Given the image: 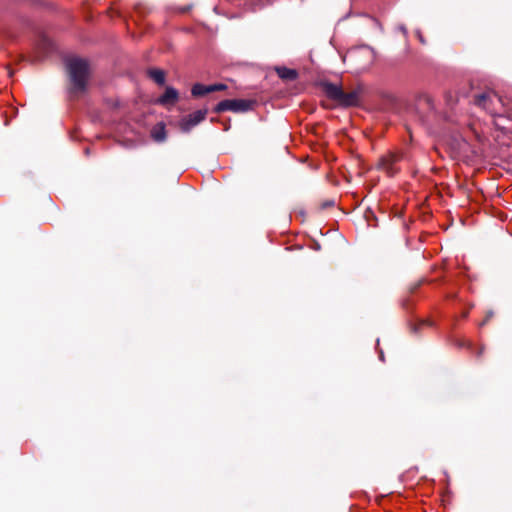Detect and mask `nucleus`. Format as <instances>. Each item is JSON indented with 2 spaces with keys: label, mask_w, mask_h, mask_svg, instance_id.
Instances as JSON below:
<instances>
[{
  "label": "nucleus",
  "mask_w": 512,
  "mask_h": 512,
  "mask_svg": "<svg viewBox=\"0 0 512 512\" xmlns=\"http://www.w3.org/2000/svg\"><path fill=\"white\" fill-rule=\"evenodd\" d=\"M323 90L330 99L336 101L340 106L343 107L359 105L363 93V89L361 87H358L350 92H344L341 86L332 83H324Z\"/></svg>",
  "instance_id": "1"
},
{
  "label": "nucleus",
  "mask_w": 512,
  "mask_h": 512,
  "mask_svg": "<svg viewBox=\"0 0 512 512\" xmlns=\"http://www.w3.org/2000/svg\"><path fill=\"white\" fill-rule=\"evenodd\" d=\"M67 69L75 89L83 91L89 76V65L86 60L72 58L67 61Z\"/></svg>",
  "instance_id": "2"
},
{
  "label": "nucleus",
  "mask_w": 512,
  "mask_h": 512,
  "mask_svg": "<svg viewBox=\"0 0 512 512\" xmlns=\"http://www.w3.org/2000/svg\"><path fill=\"white\" fill-rule=\"evenodd\" d=\"M250 108H251V102L248 100L231 99V100L220 101L215 107V112H218V113L224 112V111L240 112V111H247Z\"/></svg>",
  "instance_id": "3"
},
{
  "label": "nucleus",
  "mask_w": 512,
  "mask_h": 512,
  "mask_svg": "<svg viewBox=\"0 0 512 512\" xmlns=\"http://www.w3.org/2000/svg\"><path fill=\"white\" fill-rule=\"evenodd\" d=\"M501 99L493 92L483 93L475 98V103L488 111L490 114L495 115L498 113L496 104L500 103Z\"/></svg>",
  "instance_id": "4"
},
{
  "label": "nucleus",
  "mask_w": 512,
  "mask_h": 512,
  "mask_svg": "<svg viewBox=\"0 0 512 512\" xmlns=\"http://www.w3.org/2000/svg\"><path fill=\"white\" fill-rule=\"evenodd\" d=\"M398 160L399 157L396 154H387L380 159L379 167L385 171L388 176H394L398 171L396 167Z\"/></svg>",
  "instance_id": "5"
},
{
  "label": "nucleus",
  "mask_w": 512,
  "mask_h": 512,
  "mask_svg": "<svg viewBox=\"0 0 512 512\" xmlns=\"http://www.w3.org/2000/svg\"><path fill=\"white\" fill-rule=\"evenodd\" d=\"M206 114V110H197L189 114L187 117L181 120L180 125L182 130L189 131L192 127L203 121L206 117Z\"/></svg>",
  "instance_id": "6"
},
{
  "label": "nucleus",
  "mask_w": 512,
  "mask_h": 512,
  "mask_svg": "<svg viewBox=\"0 0 512 512\" xmlns=\"http://www.w3.org/2000/svg\"><path fill=\"white\" fill-rule=\"evenodd\" d=\"M226 88H227V86L225 84H221V83L212 84V85H203V84L197 83L192 87L191 92H192L193 96L201 97V96H204L206 94H209V93H212L215 91L225 90Z\"/></svg>",
  "instance_id": "7"
},
{
  "label": "nucleus",
  "mask_w": 512,
  "mask_h": 512,
  "mask_svg": "<svg viewBox=\"0 0 512 512\" xmlns=\"http://www.w3.org/2000/svg\"><path fill=\"white\" fill-rule=\"evenodd\" d=\"M178 93L174 88L168 87L165 93L159 98V103L166 105L176 102Z\"/></svg>",
  "instance_id": "8"
},
{
  "label": "nucleus",
  "mask_w": 512,
  "mask_h": 512,
  "mask_svg": "<svg viewBox=\"0 0 512 512\" xmlns=\"http://www.w3.org/2000/svg\"><path fill=\"white\" fill-rule=\"evenodd\" d=\"M277 74L280 78L285 80H295L297 78V72L294 69H289L286 67L277 68Z\"/></svg>",
  "instance_id": "9"
},
{
  "label": "nucleus",
  "mask_w": 512,
  "mask_h": 512,
  "mask_svg": "<svg viewBox=\"0 0 512 512\" xmlns=\"http://www.w3.org/2000/svg\"><path fill=\"white\" fill-rule=\"evenodd\" d=\"M149 77L157 84L162 85L165 82V73L160 69H150L148 71Z\"/></svg>",
  "instance_id": "10"
},
{
  "label": "nucleus",
  "mask_w": 512,
  "mask_h": 512,
  "mask_svg": "<svg viewBox=\"0 0 512 512\" xmlns=\"http://www.w3.org/2000/svg\"><path fill=\"white\" fill-rule=\"evenodd\" d=\"M152 137L156 141H163L165 139V128L163 125L155 127L152 131Z\"/></svg>",
  "instance_id": "11"
}]
</instances>
